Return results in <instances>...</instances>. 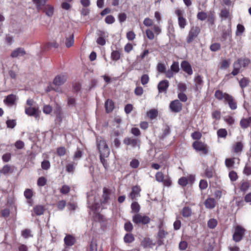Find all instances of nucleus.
Instances as JSON below:
<instances>
[{
	"label": "nucleus",
	"instance_id": "nucleus-32",
	"mask_svg": "<svg viewBox=\"0 0 251 251\" xmlns=\"http://www.w3.org/2000/svg\"><path fill=\"white\" fill-rule=\"evenodd\" d=\"M250 187V182L248 180H243L240 182V186L239 188L241 191L245 193L249 189Z\"/></svg>",
	"mask_w": 251,
	"mask_h": 251
},
{
	"label": "nucleus",
	"instance_id": "nucleus-19",
	"mask_svg": "<svg viewBox=\"0 0 251 251\" xmlns=\"http://www.w3.org/2000/svg\"><path fill=\"white\" fill-rule=\"evenodd\" d=\"M67 76L66 75L61 74L56 76L53 79V83L56 86L63 85L67 80Z\"/></svg>",
	"mask_w": 251,
	"mask_h": 251
},
{
	"label": "nucleus",
	"instance_id": "nucleus-11",
	"mask_svg": "<svg viewBox=\"0 0 251 251\" xmlns=\"http://www.w3.org/2000/svg\"><path fill=\"white\" fill-rule=\"evenodd\" d=\"M154 32L150 29H147L146 30V34L147 38L150 40H153L154 38V33L158 35L161 32V28L157 25H154L152 27Z\"/></svg>",
	"mask_w": 251,
	"mask_h": 251
},
{
	"label": "nucleus",
	"instance_id": "nucleus-36",
	"mask_svg": "<svg viewBox=\"0 0 251 251\" xmlns=\"http://www.w3.org/2000/svg\"><path fill=\"white\" fill-rule=\"evenodd\" d=\"M142 246L144 248H151L155 244L153 243L152 240L150 238H145L141 242Z\"/></svg>",
	"mask_w": 251,
	"mask_h": 251
},
{
	"label": "nucleus",
	"instance_id": "nucleus-61",
	"mask_svg": "<svg viewBox=\"0 0 251 251\" xmlns=\"http://www.w3.org/2000/svg\"><path fill=\"white\" fill-rule=\"evenodd\" d=\"M208 187L207 181L205 179H201L199 183V188L201 190L206 189Z\"/></svg>",
	"mask_w": 251,
	"mask_h": 251
},
{
	"label": "nucleus",
	"instance_id": "nucleus-54",
	"mask_svg": "<svg viewBox=\"0 0 251 251\" xmlns=\"http://www.w3.org/2000/svg\"><path fill=\"white\" fill-rule=\"evenodd\" d=\"M220 15L221 18H224L225 19L228 18L230 16L229 10L226 8L223 9L221 11Z\"/></svg>",
	"mask_w": 251,
	"mask_h": 251
},
{
	"label": "nucleus",
	"instance_id": "nucleus-44",
	"mask_svg": "<svg viewBox=\"0 0 251 251\" xmlns=\"http://www.w3.org/2000/svg\"><path fill=\"white\" fill-rule=\"evenodd\" d=\"M131 208L132 212L135 214L139 213L140 206L137 202L133 201L131 204Z\"/></svg>",
	"mask_w": 251,
	"mask_h": 251
},
{
	"label": "nucleus",
	"instance_id": "nucleus-63",
	"mask_svg": "<svg viewBox=\"0 0 251 251\" xmlns=\"http://www.w3.org/2000/svg\"><path fill=\"white\" fill-rule=\"evenodd\" d=\"M228 176L231 181H236L238 177L237 173L234 171L229 172Z\"/></svg>",
	"mask_w": 251,
	"mask_h": 251
},
{
	"label": "nucleus",
	"instance_id": "nucleus-60",
	"mask_svg": "<svg viewBox=\"0 0 251 251\" xmlns=\"http://www.w3.org/2000/svg\"><path fill=\"white\" fill-rule=\"evenodd\" d=\"M21 235L25 238L32 237V235L31 234L30 230L27 228L22 230L21 232Z\"/></svg>",
	"mask_w": 251,
	"mask_h": 251
},
{
	"label": "nucleus",
	"instance_id": "nucleus-5",
	"mask_svg": "<svg viewBox=\"0 0 251 251\" xmlns=\"http://www.w3.org/2000/svg\"><path fill=\"white\" fill-rule=\"evenodd\" d=\"M246 229L240 225H237L234 227V230L232 235V239L235 242H240L244 238Z\"/></svg>",
	"mask_w": 251,
	"mask_h": 251
},
{
	"label": "nucleus",
	"instance_id": "nucleus-51",
	"mask_svg": "<svg viewBox=\"0 0 251 251\" xmlns=\"http://www.w3.org/2000/svg\"><path fill=\"white\" fill-rule=\"evenodd\" d=\"M67 104L69 106H75L76 105L75 98L72 96H67Z\"/></svg>",
	"mask_w": 251,
	"mask_h": 251
},
{
	"label": "nucleus",
	"instance_id": "nucleus-31",
	"mask_svg": "<svg viewBox=\"0 0 251 251\" xmlns=\"http://www.w3.org/2000/svg\"><path fill=\"white\" fill-rule=\"evenodd\" d=\"M14 169L9 164L4 165L1 170H0V173L6 175L8 174H11L13 172Z\"/></svg>",
	"mask_w": 251,
	"mask_h": 251
},
{
	"label": "nucleus",
	"instance_id": "nucleus-40",
	"mask_svg": "<svg viewBox=\"0 0 251 251\" xmlns=\"http://www.w3.org/2000/svg\"><path fill=\"white\" fill-rule=\"evenodd\" d=\"M243 174L247 176L251 175V160L249 159L243 169Z\"/></svg>",
	"mask_w": 251,
	"mask_h": 251
},
{
	"label": "nucleus",
	"instance_id": "nucleus-6",
	"mask_svg": "<svg viewBox=\"0 0 251 251\" xmlns=\"http://www.w3.org/2000/svg\"><path fill=\"white\" fill-rule=\"evenodd\" d=\"M192 147L196 151L204 155L207 154L209 151L208 146L201 141H194Z\"/></svg>",
	"mask_w": 251,
	"mask_h": 251
},
{
	"label": "nucleus",
	"instance_id": "nucleus-42",
	"mask_svg": "<svg viewBox=\"0 0 251 251\" xmlns=\"http://www.w3.org/2000/svg\"><path fill=\"white\" fill-rule=\"evenodd\" d=\"M235 158H228L225 159V165L228 168H232L234 165L235 161L234 159Z\"/></svg>",
	"mask_w": 251,
	"mask_h": 251
},
{
	"label": "nucleus",
	"instance_id": "nucleus-18",
	"mask_svg": "<svg viewBox=\"0 0 251 251\" xmlns=\"http://www.w3.org/2000/svg\"><path fill=\"white\" fill-rule=\"evenodd\" d=\"M169 86V82L167 80L164 79L160 81L157 86L158 92L166 93Z\"/></svg>",
	"mask_w": 251,
	"mask_h": 251
},
{
	"label": "nucleus",
	"instance_id": "nucleus-43",
	"mask_svg": "<svg viewBox=\"0 0 251 251\" xmlns=\"http://www.w3.org/2000/svg\"><path fill=\"white\" fill-rule=\"evenodd\" d=\"M218 138H226L227 135V131L225 128H220L217 131Z\"/></svg>",
	"mask_w": 251,
	"mask_h": 251
},
{
	"label": "nucleus",
	"instance_id": "nucleus-9",
	"mask_svg": "<svg viewBox=\"0 0 251 251\" xmlns=\"http://www.w3.org/2000/svg\"><path fill=\"white\" fill-rule=\"evenodd\" d=\"M175 14L178 17V24L181 29H184L187 25L186 19L183 17L184 11L179 9L175 10Z\"/></svg>",
	"mask_w": 251,
	"mask_h": 251
},
{
	"label": "nucleus",
	"instance_id": "nucleus-17",
	"mask_svg": "<svg viewBox=\"0 0 251 251\" xmlns=\"http://www.w3.org/2000/svg\"><path fill=\"white\" fill-rule=\"evenodd\" d=\"M168 232L164 229L158 230L157 232V244L158 246H161L164 244V239L168 235Z\"/></svg>",
	"mask_w": 251,
	"mask_h": 251
},
{
	"label": "nucleus",
	"instance_id": "nucleus-25",
	"mask_svg": "<svg viewBox=\"0 0 251 251\" xmlns=\"http://www.w3.org/2000/svg\"><path fill=\"white\" fill-rule=\"evenodd\" d=\"M104 107L106 113H110L115 108V103L112 100L107 99L105 102Z\"/></svg>",
	"mask_w": 251,
	"mask_h": 251
},
{
	"label": "nucleus",
	"instance_id": "nucleus-28",
	"mask_svg": "<svg viewBox=\"0 0 251 251\" xmlns=\"http://www.w3.org/2000/svg\"><path fill=\"white\" fill-rule=\"evenodd\" d=\"M121 56V49L112 50L111 53V59L114 61H117L120 59Z\"/></svg>",
	"mask_w": 251,
	"mask_h": 251
},
{
	"label": "nucleus",
	"instance_id": "nucleus-50",
	"mask_svg": "<svg viewBox=\"0 0 251 251\" xmlns=\"http://www.w3.org/2000/svg\"><path fill=\"white\" fill-rule=\"evenodd\" d=\"M217 221L215 219H210L207 222V226L210 229L215 228L217 226Z\"/></svg>",
	"mask_w": 251,
	"mask_h": 251
},
{
	"label": "nucleus",
	"instance_id": "nucleus-46",
	"mask_svg": "<svg viewBox=\"0 0 251 251\" xmlns=\"http://www.w3.org/2000/svg\"><path fill=\"white\" fill-rule=\"evenodd\" d=\"M74 34H72L69 37L66 38L65 45L67 48H70L74 45Z\"/></svg>",
	"mask_w": 251,
	"mask_h": 251
},
{
	"label": "nucleus",
	"instance_id": "nucleus-41",
	"mask_svg": "<svg viewBox=\"0 0 251 251\" xmlns=\"http://www.w3.org/2000/svg\"><path fill=\"white\" fill-rule=\"evenodd\" d=\"M135 240V238L132 233H126L124 237V241L126 243H132Z\"/></svg>",
	"mask_w": 251,
	"mask_h": 251
},
{
	"label": "nucleus",
	"instance_id": "nucleus-30",
	"mask_svg": "<svg viewBox=\"0 0 251 251\" xmlns=\"http://www.w3.org/2000/svg\"><path fill=\"white\" fill-rule=\"evenodd\" d=\"M243 149V144L241 142H237L232 147L233 151L236 153H241Z\"/></svg>",
	"mask_w": 251,
	"mask_h": 251
},
{
	"label": "nucleus",
	"instance_id": "nucleus-34",
	"mask_svg": "<svg viewBox=\"0 0 251 251\" xmlns=\"http://www.w3.org/2000/svg\"><path fill=\"white\" fill-rule=\"evenodd\" d=\"M147 115L151 120H153L158 115V110L156 109H151L147 112Z\"/></svg>",
	"mask_w": 251,
	"mask_h": 251
},
{
	"label": "nucleus",
	"instance_id": "nucleus-35",
	"mask_svg": "<svg viewBox=\"0 0 251 251\" xmlns=\"http://www.w3.org/2000/svg\"><path fill=\"white\" fill-rule=\"evenodd\" d=\"M33 211L35 215L40 216L44 214L45 208L43 205H37L34 207Z\"/></svg>",
	"mask_w": 251,
	"mask_h": 251
},
{
	"label": "nucleus",
	"instance_id": "nucleus-38",
	"mask_svg": "<svg viewBox=\"0 0 251 251\" xmlns=\"http://www.w3.org/2000/svg\"><path fill=\"white\" fill-rule=\"evenodd\" d=\"M215 172L213 167H207L204 170V176L208 178H211L214 176Z\"/></svg>",
	"mask_w": 251,
	"mask_h": 251
},
{
	"label": "nucleus",
	"instance_id": "nucleus-39",
	"mask_svg": "<svg viewBox=\"0 0 251 251\" xmlns=\"http://www.w3.org/2000/svg\"><path fill=\"white\" fill-rule=\"evenodd\" d=\"M181 214L185 218L190 217L192 214V209L188 206H185L181 211Z\"/></svg>",
	"mask_w": 251,
	"mask_h": 251
},
{
	"label": "nucleus",
	"instance_id": "nucleus-45",
	"mask_svg": "<svg viewBox=\"0 0 251 251\" xmlns=\"http://www.w3.org/2000/svg\"><path fill=\"white\" fill-rule=\"evenodd\" d=\"M170 69L175 73V74H177L180 70L178 62H173L170 67Z\"/></svg>",
	"mask_w": 251,
	"mask_h": 251
},
{
	"label": "nucleus",
	"instance_id": "nucleus-2",
	"mask_svg": "<svg viewBox=\"0 0 251 251\" xmlns=\"http://www.w3.org/2000/svg\"><path fill=\"white\" fill-rule=\"evenodd\" d=\"M35 4L38 12L42 11L48 17H51L54 13V8L50 4L46 5L48 0H32Z\"/></svg>",
	"mask_w": 251,
	"mask_h": 251
},
{
	"label": "nucleus",
	"instance_id": "nucleus-53",
	"mask_svg": "<svg viewBox=\"0 0 251 251\" xmlns=\"http://www.w3.org/2000/svg\"><path fill=\"white\" fill-rule=\"evenodd\" d=\"M238 60L240 62L241 66L244 68L247 67L251 62L250 60L247 58H239Z\"/></svg>",
	"mask_w": 251,
	"mask_h": 251
},
{
	"label": "nucleus",
	"instance_id": "nucleus-10",
	"mask_svg": "<svg viewBox=\"0 0 251 251\" xmlns=\"http://www.w3.org/2000/svg\"><path fill=\"white\" fill-rule=\"evenodd\" d=\"M124 143L127 146H131L132 148H140L141 140L138 138L126 137L124 139Z\"/></svg>",
	"mask_w": 251,
	"mask_h": 251
},
{
	"label": "nucleus",
	"instance_id": "nucleus-37",
	"mask_svg": "<svg viewBox=\"0 0 251 251\" xmlns=\"http://www.w3.org/2000/svg\"><path fill=\"white\" fill-rule=\"evenodd\" d=\"M150 52L149 50H145L140 55H137L136 57V61L139 63L142 62L146 57L148 56Z\"/></svg>",
	"mask_w": 251,
	"mask_h": 251
},
{
	"label": "nucleus",
	"instance_id": "nucleus-14",
	"mask_svg": "<svg viewBox=\"0 0 251 251\" xmlns=\"http://www.w3.org/2000/svg\"><path fill=\"white\" fill-rule=\"evenodd\" d=\"M182 104L178 100L172 101L169 105V107L173 112L178 113L182 109Z\"/></svg>",
	"mask_w": 251,
	"mask_h": 251
},
{
	"label": "nucleus",
	"instance_id": "nucleus-57",
	"mask_svg": "<svg viewBox=\"0 0 251 251\" xmlns=\"http://www.w3.org/2000/svg\"><path fill=\"white\" fill-rule=\"evenodd\" d=\"M67 150L64 147H60L57 149L56 153L59 156H62L66 154Z\"/></svg>",
	"mask_w": 251,
	"mask_h": 251
},
{
	"label": "nucleus",
	"instance_id": "nucleus-21",
	"mask_svg": "<svg viewBox=\"0 0 251 251\" xmlns=\"http://www.w3.org/2000/svg\"><path fill=\"white\" fill-rule=\"evenodd\" d=\"M64 241L66 247H71L75 245L76 242V239L72 235L67 234L65 237Z\"/></svg>",
	"mask_w": 251,
	"mask_h": 251
},
{
	"label": "nucleus",
	"instance_id": "nucleus-27",
	"mask_svg": "<svg viewBox=\"0 0 251 251\" xmlns=\"http://www.w3.org/2000/svg\"><path fill=\"white\" fill-rule=\"evenodd\" d=\"M98 246L97 240L93 238L89 244L87 250L88 251H98Z\"/></svg>",
	"mask_w": 251,
	"mask_h": 251
},
{
	"label": "nucleus",
	"instance_id": "nucleus-56",
	"mask_svg": "<svg viewBox=\"0 0 251 251\" xmlns=\"http://www.w3.org/2000/svg\"><path fill=\"white\" fill-rule=\"evenodd\" d=\"M71 190V188L67 185H63L60 189V192L63 195L68 194Z\"/></svg>",
	"mask_w": 251,
	"mask_h": 251
},
{
	"label": "nucleus",
	"instance_id": "nucleus-26",
	"mask_svg": "<svg viewBox=\"0 0 251 251\" xmlns=\"http://www.w3.org/2000/svg\"><path fill=\"white\" fill-rule=\"evenodd\" d=\"M26 52L24 49L18 48L14 50L11 53V56L13 58L17 57L19 56H23Z\"/></svg>",
	"mask_w": 251,
	"mask_h": 251
},
{
	"label": "nucleus",
	"instance_id": "nucleus-15",
	"mask_svg": "<svg viewBox=\"0 0 251 251\" xmlns=\"http://www.w3.org/2000/svg\"><path fill=\"white\" fill-rule=\"evenodd\" d=\"M141 191V188L140 186L137 185L135 186H133L131 188V192L129 195V197L132 201L137 200V198L138 197H140V192Z\"/></svg>",
	"mask_w": 251,
	"mask_h": 251
},
{
	"label": "nucleus",
	"instance_id": "nucleus-3",
	"mask_svg": "<svg viewBox=\"0 0 251 251\" xmlns=\"http://www.w3.org/2000/svg\"><path fill=\"white\" fill-rule=\"evenodd\" d=\"M96 143L99 151L100 154L109 155L110 150L105 140L101 137H98L96 138Z\"/></svg>",
	"mask_w": 251,
	"mask_h": 251
},
{
	"label": "nucleus",
	"instance_id": "nucleus-47",
	"mask_svg": "<svg viewBox=\"0 0 251 251\" xmlns=\"http://www.w3.org/2000/svg\"><path fill=\"white\" fill-rule=\"evenodd\" d=\"M108 156H109V155L105 156V155H104L103 154L102 155V154H100V162L102 164L103 166L104 167V168H105V170H107L109 167L108 164L106 160L105 159V158H107Z\"/></svg>",
	"mask_w": 251,
	"mask_h": 251
},
{
	"label": "nucleus",
	"instance_id": "nucleus-16",
	"mask_svg": "<svg viewBox=\"0 0 251 251\" xmlns=\"http://www.w3.org/2000/svg\"><path fill=\"white\" fill-rule=\"evenodd\" d=\"M180 67L183 72L187 74L188 75H191L193 73V69L191 64L189 62L183 60L181 62Z\"/></svg>",
	"mask_w": 251,
	"mask_h": 251
},
{
	"label": "nucleus",
	"instance_id": "nucleus-24",
	"mask_svg": "<svg viewBox=\"0 0 251 251\" xmlns=\"http://www.w3.org/2000/svg\"><path fill=\"white\" fill-rule=\"evenodd\" d=\"M195 89L196 91L201 89L203 84V77L201 75H197L194 78Z\"/></svg>",
	"mask_w": 251,
	"mask_h": 251
},
{
	"label": "nucleus",
	"instance_id": "nucleus-49",
	"mask_svg": "<svg viewBox=\"0 0 251 251\" xmlns=\"http://www.w3.org/2000/svg\"><path fill=\"white\" fill-rule=\"evenodd\" d=\"M47 178L44 176H41L38 178L37 181V184L39 187H43L47 184Z\"/></svg>",
	"mask_w": 251,
	"mask_h": 251
},
{
	"label": "nucleus",
	"instance_id": "nucleus-20",
	"mask_svg": "<svg viewBox=\"0 0 251 251\" xmlns=\"http://www.w3.org/2000/svg\"><path fill=\"white\" fill-rule=\"evenodd\" d=\"M25 113L29 116L37 118L38 114V108L36 107H25Z\"/></svg>",
	"mask_w": 251,
	"mask_h": 251
},
{
	"label": "nucleus",
	"instance_id": "nucleus-7",
	"mask_svg": "<svg viewBox=\"0 0 251 251\" xmlns=\"http://www.w3.org/2000/svg\"><path fill=\"white\" fill-rule=\"evenodd\" d=\"M201 32V28L198 26H193L191 27L186 38L188 44L192 43L199 36Z\"/></svg>",
	"mask_w": 251,
	"mask_h": 251
},
{
	"label": "nucleus",
	"instance_id": "nucleus-1",
	"mask_svg": "<svg viewBox=\"0 0 251 251\" xmlns=\"http://www.w3.org/2000/svg\"><path fill=\"white\" fill-rule=\"evenodd\" d=\"M215 98L219 101H223L224 103L228 104L230 108L235 110L237 108V102L234 98L230 95L223 92L222 90H217L214 93Z\"/></svg>",
	"mask_w": 251,
	"mask_h": 251
},
{
	"label": "nucleus",
	"instance_id": "nucleus-13",
	"mask_svg": "<svg viewBox=\"0 0 251 251\" xmlns=\"http://www.w3.org/2000/svg\"><path fill=\"white\" fill-rule=\"evenodd\" d=\"M112 190L106 187H104L102 190V198L100 200L101 204H107L110 200Z\"/></svg>",
	"mask_w": 251,
	"mask_h": 251
},
{
	"label": "nucleus",
	"instance_id": "nucleus-8",
	"mask_svg": "<svg viewBox=\"0 0 251 251\" xmlns=\"http://www.w3.org/2000/svg\"><path fill=\"white\" fill-rule=\"evenodd\" d=\"M155 179L159 182H162L163 185L169 187L172 184V181L168 176L165 178L164 174L161 172H158L155 174Z\"/></svg>",
	"mask_w": 251,
	"mask_h": 251
},
{
	"label": "nucleus",
	"instance_id": "nucleus-22",
	"mask_svg": "<svg viewBox=\"0 0 251 251\" xmlns=\"http://www.w3.org/2000/svg\"><path fill=\"white\" fill-rule=\"evenodd\" d=\"M232 30L230 27L227 29H223L222 34V41H225L228 38L229 41H231Z\"/></svg>",
	"mask_w": 251,
	"mask_h": 251
},
{
	"label": "nucleus",
	"instance_id": "nucleus-23",
	"mask_svg": "<svg viewBox=\"0 0 251 251\" xmlns=\"http://www.w3.org/2000/svg\"><path fill=\"white\" fill-rule=\"evenodd\" d=\"M204 204L206 208L211 209L216 206L217 202L214 198L208 197L204 201Z\"/></svg>",
	"mask_w": 251,
	"mask_h": 251
},
{
	"label": "nucleus",
	"instance_id": "nucleus-12",
	"mask_svg": "<svg viewBox=\"0 0 251 251\" xmlns=\"http://www.w3.org/2000/svg\"><path fill=\"white\" fill-rule=\"evenodd\" d=\"M98 38L96 40L98 45L100 46H104L106 44V39L108 37V35L104 31L98 30L97 31Z\"/></svg>",
	"mask_w": 251,
	"mask_h": 251
},
{
	"label": "nucleus",
	"instance_id": "nucleus-62",
	"mask_svg": "<svg viewBox=\"0 0 251 251\" xmlns=\"http://www.w3.org/2000/svg\"><path fill=\"white\" fill-rule=\"evenodd\" d=\"M221 49V45L218 43H215L212 44L210 46V50L212 51H217Z\"/></svg>",
	"mask_w": 251,
	"mask_h": 251
},
{
	"label": "nucleus",
	"instance_id": "nucleus-55",
	"mask_svg": "<svg viewBox=\"0 0 251 251\" xmlns=\"http://www.w3.org/2000/svg\"><path fill=\"white\" fill-rule=\"evenodd\" d=\"M245 27L243 25L241 24H238L237 25V29L236 31V35L237 36L241 35L245 31Z\"/></svg>",
	"mask_w": 251,
	"mask_h": 251
},
{
	"label": "nucleus",
	"instance_id": "nucleus-59",
	"mask_svg": "<svg viewBox=\"0 0 251 251\" xmlns=\"http://www.w3.org/2000/svg\"><path fill=\"white\" fill-rule=\"evenodd\" d=\"M178 183L180 186L185 187L188 184V179L186 177H181L178 179Z\"/></svg>",
	"mask_w": 251,
	"mask_h": 251
},
{
	"label": "nucleus",
	"instance_id": "nucleus-58",
	"mask_svg": "<svg viewBox=\"0 0 251 251\" xmlns=\"http://www.w3.org/2000/svg\"><path fill=\"white\" fill-rule=\"evenodd\" d=\"M207 14L203 11L198 12L197 15L198 19L202 21L206 20L207 18Z\"/></svg>",
	"mask_w": 251,
	"mask_h": 251
},
{
	"label": "nucleus",
	"instance_id": "nucleus-4",
	"mask_svg": "<svg viewBox=\"0 0 251 251\" xmlns=\"http://www.w3.org/2000/svg\"><path fill=\"white\" fill-rule=\"evenodd\" d=\"M133 222L138 226L145 225L149 224L151 222L150 218L141 213L135 214L132 216Z\"/></svg>",
	"mask_w": 251,
	"mask_h": 251
},
{
	"label": "nucleus",
	"instance_id": "nucleus-64",
	"mask_svg": "<svg viewBox=\"0 0 251 251\" xmlns=\"http://www.w3.org/2000/svg\"><path fill=\"white\" fill-rule=\"evenodd\" d=\"M140 164V162L139 160L137 159H133L130 162V166L131 168L133 169H136L137 168Z\"/></svg>",
	"mask_w": 251,
	"mask_h": 251
},
{
	"label": "nucleus",
	"instance_id": "nucleus-48",
	"mask_svg": "<svg viewBox=\"0 0 251 251\" xmlns=\"http://www.w3.org/2000/svg\"><path fill=\"white\" fill-rule=\"evenodd\" d=\"M240 125L243 129L247 128L250 126V123L248 118H243L240 122Z\"/></svg>",
	"mask_w": 251,
	"mask_h": 251
},
{
	"label": "nucleus",
	"instance_id": "nucleus-52",
	"mask_svg": "<svg viewBox=\"0 0 251 251\" xmlns=\"http://www.w3.org/2000/svg\"><path fill=\"white\" fill-rule=\"evenodd\" d=\"M124 229L128 232H131L133 229V226L130 221L126 222L124 224Z\"/></svg>",
	"mask_w": 251,
	"mask_h": 251
},
{
	"label": "nucleus",
	"instance_id": "nucleus-29",
	"mask_svg": "<svg viewBox=\"0 0 251 251\" xmlns=\"http://www.w3.org/2000/svg\"><path fill=\"white\" fill-rule=\"evenodd\" d=\"M16 100V96L14 94L8 95L4 100V102L8 105H12L15 103Z\"/></svg>",
	"mask_w": 251,
	"mask_h": 251
},
{
	"label": "nucleus",
	"instance_id": "nucleus-33",
	"mask_svg": "<svg viewBox=\"0 0 251 251\" xmlns=\"http://www.w3.org/2000/svg\"><path fill=\"white\" fill-rule=\"evenodd\" d=\"M250 80L249 78L244 77L239 81V84L243 92L244 89L246 88L250 83Z\"/></svg>",
	"mask_w": 251,
	"mask_h": 251
}]
</instances>
